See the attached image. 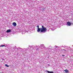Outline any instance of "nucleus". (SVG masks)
I'll return each instance as SVG.
<instances>
[{
    "label": "nucleus",
    "mask_w": 73,
    "mask_h": 73,
    "mask_svg": "<svg viewBox=\"0 0 73 73\" xmlns=\"http://www.w3.org/2000/svg\"><path fill=\"white\" fill-rule=\"evenodd\" d=\"M47 49V48H46V47H45V46L43 48V49L41 51H43L44 50V49Z\"/></svg>",
    "instance_id": "obj_11"
},
{
    "label": "nucleus",
    "mask_w": 73,
    "mask_h": 73,
    "mask_svg": "<svg viewBox=\"0 0 73 73\" xmlns=\"http://www.w3.org/2000/svg\"><path fill=\"white\" fill-rule=\"evenodd\" d=\"M65 47H66V46H65Z\"/></svg>",
    "instance_id": "obj_22"
},
{
    "label": "nucleus",
    "mask_w": 73,
    "mask_h": 73,
    "mask_svg": "<svg viewBox=\"0 0 73 73\" xmlns=\"http://www.w3.org/2000/svg\"><path fill=\"white\" fill-rule=\"evenodd\" d=\"M54 47H55V48H57V46H54Z\"/></svg>",
    "instance_id": "obj_19"
},
{
    "label": "nucleus",
    "mask_w": 73,
    "mask_h": 73,
    "mask_svg": "<svg viewBox=\"0 0 73 73\" xmlns=\"http://www.w3.org/2000/svg\"><path fill=\"white\" fill-rule=\"evenodd\" d=\"M34 48L36 51H39V50H40V46H35Z\"/></svg>",
    "instance_id": "obj_4"
},
{
    "label": "nucleus",
    "mask_w": 73,
    "mask_h": 73,
    "mask_svg": "<svg viewBox=\"0 0 73 73\" xmlns=\"http://www.w3.org/2000/svg\"><path fill=\"white\" fill-rule=\"evenodd\" d=\"M11 32V29H9L8 30H7V31H6V32L7 33H9V32Z\"/></svg>",
    "instance_id": "obj_8"
},
{
    "label": "nucleus",
    "mask_w": 73,
    "mask_h": 73,
    "mask_svg": "<svg viewBox=\"0 0 73 73\" xmlns=\"http://www.w3.org/2000/svg\"><path fill=\"white\" fill-rule=\"evenodd\" d=\"M35 46H33V45H31V46H29L28 47L26 48H28V50H28V51H29L30 50H31H31H33V49H35Z\"/></svg>",
    "instance_id": "obj_3"
},
{
    "label": "nucleus",
    "mask_w": 73,
    "mask_h": 73,
    "mask_svg": "<svg viewBox=\"0 0 73 73\" xmlns=\"http://www.w3.org/2000/svg\"><path fill=\"white\" fill-rule=\"evenodd\" d=\"M5 66H7V67H9V66L7 64H5Z\"/></svg>",
    "instance_id": "obj_14"
},
{
    "label": "nucleus",
    "mask_w": 73,
    "mask_h": 73,
    "mask_svg": "<svg viewBox=\"0 0 73 73\" xmlns=\"http://www.w3.org/2000/svg\"><path fill=\"white\" fill-rule=\"evenodd\" d=\"M62 47H64V46H62Z\"/></svg>",
    "instance_id": "obj_21"
},
{
    "label": "nucleus",
    "mask_w": 73,
    "mask_h": 73,
    "mask_svg": "<svg viewBox=\"0 0 73 73\" xmlns=\"http://www.w3.org/2000/svg\"><path fill=\"white\" fill-rule=\"evenodd\" d=\"M8 46V45H7L6 46L4 45H1L0 46V47H3V46H5V47H7V46Z\"/></svg>",
    "instance_id": "obj_9"
},
{
    "label": "nucleus",
    "mask_w": 73,
    "mask_h": 73,
    "mask_svg": "<svg viewBox=\"0 0 73 73\" xmlns=\"http://www.w3.org/2000/svg\"><path fill=\"white\" fill-rule=\"evenodd\" d=\"M51 30H52V31H53L54 30H55V29H54V28H53L51 29Z\"/></svg>",
    "instance_id": "obj_15"
},
{
    "label": "nucleus",
    "mask_w": 73,
    "mask_h": 73,
    "mask_svg": "<svg viewBox=\"0 0 73 73\" xmlns=\"http://www.w3.org/2000/svg\"><path fill=\"white\" fill-rule=\"evenodd\" d=\"M62 51H63V52H64V53H65L66 52V50H65V49H63V50H62Z\"/></svg>",
    "instance_id": "obj_13"
},
{
    "label": "nucleus",
    "mask_w": 73,
    "mask_h": 73,
    "mask_svg": "<svg viewBox=\"0 0 73 73\" xmlns=\"http://www.w3.org/2000/svg\"><path fill=\"white\" fill-rule=\"evenodd\" d=\"M47 72L48 73H54L53 71L50 72L48 71H47Z\"/></svg>",
    "instance_id": "obj_12"
},
{
    "label": "nucleus",
    "mask_w": 73,
    "mask_h": 73,
    "mask_svg": "<svg viewBox=\"0 0 73 73\" xmlns=\"http://www.w3.org/2000/svg\"><path fill=\"white\" fill-rule=\"evenodd\" d=\"M54 50H56V51H58L57 50V49H56V48H54Z\"/></svg>",
    "instance_id": "obj_18"
},
{
    "label": "nucleus",
    "mask_w": 73,
    "mask_h": 73,
    "mask_svg": "<svg viewBox=\"0 0 73 73\" xmlns=\"http://www.w3.org/2000/svg\"><path fill=\"white\" fill-rule=\"evenodd\" d=\"M71 24H72V23H70L69 22H67V25L68 26H70Z\"/></svg>",
    "instance_id": "obj_6"
},
{
    "label": "nucleus",
    "mask_w": 73,
    "mask_h": 73,
    "mask_svg": "<svg viewBox=\"0 0 73 73\" xmlns=\"http://www.w3.org/2000/svg\"><path fill=\"white\" fill-rule=\"evenodd\" d=\"M13 26H14L15 27H16V25H17L16 24V23L15 22H14L13 23Z\"/></svg>",
    "instance_id": "obj_7"
},
{
    "label": "nucleus",
    "mask_w": 73,
    "mask_h": 73,
    "mask_svg": "<svg viewBox=\"0 0 73 73\" xmlns=\"http://www.w3.org/2000/svg\"><path fill=\"white\" fill-rule=\"evenodd\" d=\"M28 48H26V49L23 48V49L20 48H17V50H19L20 52H22L23 53H27V51L28 50Z\"/></svg>",
    "instance_id": "obj_2"
},
{
    "label": "nucleus",
    "mask_w": 73,
    "mask_h": 73,
    "mask_svg": "<svg viewBox=\"0 0 73 73\" xmlns=\"http://www.w3.org/2000/svg\"><path fill=\"white\" fill-rule=\"evenodd\" d=\"M62 56L64 57V56H65V55H62Z\"/></svg>",
    "instance_id": "obj_20"
},
{
    "label": "nucleus",
    "mask_w": 73,
    "mask_h": 73,
    "mask_svg": "<svg viewBox=\"0 0 73 73\" xmlns=\"http://www.w3.org/2000/svg\"><path fill=\"white\" fill-rule=\"evenodd\" d=\"M37 28V32H40L41 33H45L46 32V28L43 26H42V28H39V26L38 25L36 26Z\"/></svg>",
    "instance_id": "obj_1"
},
{
    "label": "nucleus",
    "mask_w": 73,
    "mask_h": 73,
    "mask_svg": "<svg viewBox=\"0 0 73 73\" xmlns=\"http://www.w3.org/2000/svg\"><path fill=\"white\" fill-rule=\"evenodd\" d=\"M45 10V8H43L42 10V11H44Z\"/></svg>",
    "instance_id": "obj_17"
},
{
    "label": "nucleus",
    "mask_w": 73,
    "mask_h": 73,
    "mask_svg": "<svg viewBox=\"0 0 73 73\" xmlns=\"http://www.w3.org/2000/svg\"><path fill=\"white\" fill-rule=\"evenodd\" d=\"M22 32H23V31Z\"/></svg>",
    "instance_id": "obj_23"
},
{
    "label": "nucleus",
    "mask_w": 73,
    "mask_h": 73,
    "mask_svg": "<svg viewBox=\"0 0 73 73\" xmlns=\"http://www.w3.org/2000/svg\"><path fill=\"white\" fill-rule=\"evenodd\" d=\"M47 49H48V50H51V49H50V48H47Z\"/></svg>",
    "instance_id": "obj_16"
},
{
    "label": "nucleus",
    "mask_w": 73,
    "mask_h": 73,
    "mask_svg": "<svg viewBox=\"0 0 73 73\" xmlns=\"http://www.w3.org/2000/svg\"><path fill=\"white\" fill-rule=\"evenodd\" d=\"M44 44H41L40 45V47H41V50H42L43 49V48H44Z\"/></svg>",
    "instance_id": "obj_5"
},
{
    "label": "nucleus",
    "mask_w": 73,
    "mask_h": 73,
    "mask_svg": "<svg viewBox=\"0 0 73 73\" xmlns=\"http://www.w3.org/2000/svg\"><path fill=\"white\" fill-rule=\"evenodd\" d=\"M64 72H65L66 73H68V72H69V71H68V70L67 69L64 70Z\"/></svg>",
    "instance_id": "obj_10"
}]
</instances>
